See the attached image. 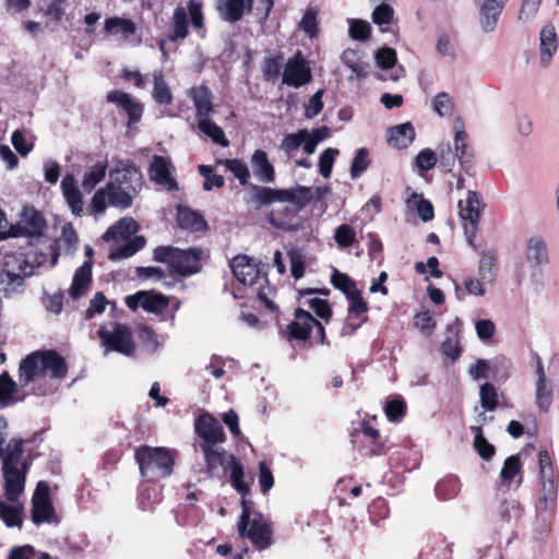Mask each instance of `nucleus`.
Here are the masks:
<instances>
[{"mask_svg":"<svg viewBox=\"0 0 559 559\" xmlns=\"http://www.w3.org/2000/svg\"><path fill=\"white\" fill-rule=\"evenodd\" d=\"M510 0H479L478 19L479 26L485 33H492L499 22L506 4Z\"/></svg>","mask_w":559,"mask_h":559,"instance_id":"19","label":"nucleus"},{"mask_svg":"<svg viewBox=\"0 0 559 559\" xmlns=\"http://www.w3.org/2000/svg\"><path fill=\"white\" fill-rule=\"evenodd\" d=\"M313 324H316V319L311 313L297 309L294 320L286 328L287 340L307 341L310 337Z\"/></svg>","mask_w":559,"mask_h":559,"instance_id":"22","label":"nucleus"},{"mask_svg":"<svg viewBox=\"0 0 559 559\" xmlns=\"http://www.w3.org/2000/svg\"><path fill=\"white\" fill-rule=\"evenodd\" d=\"M538 481H558V472L552 457L546 449L538 452Z\"/></svg>","mask_w":559,"mask_h":559,"instance_id":"44","label":"nucleus"},{"mask_svg":"<svg viewBox=\"0 0 559 559\" xmlns=\"http://www.w3.org/2000/svg\"><path fill=\"white\" fill-rule=\"evenodd\" d=\"M496 262L497 251L495 249H486L480 253L478 276L485 282H489V285H492L496 281Z\"/></svg>","mask_w":559,"mask_h":559,"instance_id":"38","label":"nucleus"},{"mask_svg":"<svg viewBox=\"0 0 559 559\" xmlns=\"http://www.w3.org/2000/svg\"><path fill=\"white\" fill-rule=\"evenodd\" d=\"M249 198L248 203L257 207L269 205L273 202H280L278 189H273L264 186L250 185L248 189Z\"/></svg>","mask_w":559,"mask_h":559,"instance_id":"37","label":"nucleus"},{"mask_svg":"<svg viewBox=\"0 0 559 559\" xmlns=\"http://www.w3.org/2000/svg\"><path fill=\"white\" fill-rule=\"evenodd\" d=\"M540 64L547 67L557 51V35L554 25H545L539 34Z\"/></svg>","mask_w":559,"mask_h":559,"instance_id":"32","label":"nucleus"},{"mask_svg":"<svg viewBox=\"0 0 559 559\" xmlns=\"http://www.w3.org/2000/svg\"><path fill=\"white\" fill-rule=\"evenodd\" d=\"M63 197L74 215L83 214V198L73 175H67L61 181Z\"/></svg>","mask_w":559,"mask_h":559,"instance_id":"31","label":"nucleus"},{"mask_svg":"<svg viewBox=\"0 0 559 559\" xmlns=\"http://www.w3.org/2000/svg\"><path fill=\"white\" fill-rule=\"evenodd\" d=\"M521 472H522V463L520 461L519 455H511L506 459L503 466L500 471L499 478L502 485H507L510 487V483L514 479V477L520 476L518 484H521Z\"/></svg>","mask_w":559,"mask_h":559,"instance_id":"46","label":"nucleus"},{"mask_svg":"<svg viewBox=\"0 0 559 559\" xmlns=\"http://www.w3.org/2000/svg\"><path fill=\"white\" fill-rule=\"evenodd\" d=\"M280 202H287L296 206V211L304 209L314 199L313 188L296 186L292 189H278Z\"/></svg>","mask_w":559,"mask_h":559,"instance_id":"29","label":"nucleus"},{"mask_svg":"<svg viewBox=\"0 0 559 559\" xmlns=\"http://www.w3.org/2000/svg\"><path fill=\"white\" fill-rule=\"evenodd\" d=\"M204 455L207 474L212 478H223L231 462L236 459L233 454H228L219 445H201Z\"/></svg>","mask_w":559,"mask_h":559,"instance_id":"16","label":"nucleus"},{"mask_svg":"<svg viewBox=\"0 0 559 559\" xmlns=\"http://www.w3.org/2000/svg\"><path fill=\"white\" fill-rule=\"evenodd\" d=\"M248 11L247 0H217V11L223 20L235 23Z\"/></svg>","mask_w":559,"mask_h":559,"instance_id":"36","label":"nucleus"},{"mask_svg":"<svg viewBox=\"0 0 559 559\" xmlns=\"http://www.w3.org/2000/svg\"><path fill=\"white\" fill-rule=\"evenodd\" d=\"M132 192L109 181L97 190L92 198L91 206L96 214H103L108 206L128 209L132 205Z\"/></svg>","mask_w":559,"mask_h":559,"instance_id":"9","label":"nucleus"},{"mask_svg":"<svg viewBox=\"0 0 559 559\" xmlns=\"http://www.w3.org/2000/svg\"><path fill=\"white\" fill-rule=\"evenodd\" d=\"M98 337L105 347V353L114 350L128 357L135 353L131 329L124 324L110 322L102 325L98 330Z\"/></svg>","mask_w":559,"mask_h":559,"instance_id":"8","label":"nucleus"},{"mask_svg":"<svg viewBox=\"0 0 559 559\" xmlns=\"http://www.w3.org/2000/svg\"><path fill=\"white\" fill-rule=\"evenodd\" d=\"M32 521L34 524L39 525L41 523H58L56 511L52 506L49 486L39 481L36 490L32 498Z\"/></svg>","mask_w":559,"mask_h":559,"instance_id":"13","label":"nucleus"},{"mask_svg":"<svg viewBox=\"0 0 559 559\" xmlns=\"http://www.w3.org/2000/svg\"><path fill=\"white\" fill-rule=\"evenodd\" d=\"M153 91L152 97L158 105H170L173 103V93L165 80L162 70L153 72Z\"/></svg>","mask_w":559,"mask_h":559,"instance_id":"39","label":"nucleus"},{"mask_svg":"<svg viewBox=\"0 0 559 559\" xmlns=\"http://www.w3.org/2000/svg\"><path fill=\"white\" fill-rule=\"evenodd\" d=\"M111 182L138 193L143 185V175L139 167L130 160H118L109 171Z\"/></svg>","mask_w":559,"mask_h":559,"instance_id":"14","label":"nucleus"},{"mask_svg":"<svg viewBox=\"0 0 559 559\" xmlns=\"http://www.w3.org/2000/svg\"><path fill=\"white\" fill-rule=\"evenodd\" d=\"M323 93H324L323 90H319L311 96L308 104L305 106V117L306 118L312 119L320 114V111L323 108V103H322Z\"/></svg>","mask_w":559,"mask_h":559,"instance_id":"63","label":"nucleus"},{"mask_svg":"<svg viewBox=\"0 0 559 559\" xmlns=\"http://www.w3.org/2000/svg\"><path fill=\"white\" fill-rule=\"evenodd\" d=\"M526 258L535 265H544L548 262V251L546 243L539 237H532L527 242Z\"/></svg>","mask_w":559,"mask_h":559,"instance_id":"45","label":"nucleus"},{"mask_svg":"<svg viewBox=\"0 0 559 559\" xmlns=\"http://www.w3.org/2000/svg\"><path fill=\"white\" fill-rule=\"evenodd\" d=\"M197 122L200 132L209 136L214 143L224 147L229 145L223 129L211 119V116L199 118Z\"/></svg>","mask_w":559,"mask_h":559,"instance_id":"41","label":"nucleus"},{"mask_svg":"<svg viewBox=\"0 0 559 559\" xmlns=\"http://www.w3.org/2000/svg\"><path fill=\"white\" fill-rule=\"evenodd\" d=\"M459 215L463 221L464 234L469 246L474 247L478 224L480 219V212L484 209V203L478 192L468 190L465 201H459Z\"/></svg>","mask_w":559,"mask_h":559,"instance_id":"10","label":"nucleus"},{"mask_svg":"<svg viewBox=\"0 0 559 559\" xmlns=\"http://www.w3.org/2000/svg\"><path fill=\"white\" fill-rule=\"evenodd\" d=\"M348 305V312L346 318V324L342 330V334L354 333L364 322L367 321L368 305L364 300L359 290L353 293L346 297Z\"/></svg>","mask_w":559,"mask_h":559,"instance_id":"20","label":"nucleus"},{"mask_svg":"<svg viewBox=\"0 0 559 559\" xmlns=\"http://www.w3.org/2000/svg\"><path fill=\"white\" fill-rule=\"evenodd\" d=\"M337 154L338 151L332 147H329L321 153L319 157V171L324 178H330Z\"/></svg>","mask_w":559,"mask_h":559,"instance_id":"59","label":"nucleus"},{"mask_svg":"<svg viewBox=\"0 0 559 559\" xmlns=\"http://www.w3.org/2000/svg\"><path fill=\"white\" fill-rule=\"evenodd\" d=\"M92 261H85L74 273L72 284L68 289L69 296L73 300L80 299L84 296L92 283Z\"/></svg>","mask_w":559,"mask_h":559,"instance_id":"26","label":"nucleus"},{"mask_svg":"<svg viewBox=\"0 0 559 559\" xmlns=\"http://www.w3.org/2000/svg\"><path fill=\"white\" fill-rule=\"evenodd\" d=\"M129 309L135 311L138 308H143L150 313H162L169 305V299L154 290H140L134 295H129L124 299Z\"/></svg>","mask_w":559,"mask_h":559,"instance_id":"15","label":"nucleus"},{"mask_svg":"<svg viewBox=\"0 0 559 559\" xmlns=\"http://www.w3.org/2000/svg\"><path fill=\"white\" fill-rule=\"evenodd\" d=\"M195 432L201 439V445H219L226 440L221 423L210 414L201 415L195 421Z\"/></svg>","mask_w":559,"mask_h":559,"instance_id":"17","label":"nucleus"},{"mask_svg":"<svg viewBox=\"0 0 559 559\" xmlns=\"http://www.w3.org/2000/svg\"><path fill=\"white\" fill-rule=\"evenodd\" d=\"M437 162V154L430 148L421 150L415 158L416 166L420 170L432 169L436 166Z\"/></svg>","mask_w":559,"mask_h":559,"instance_id":"61","label":"nucleus"},{"mask_svg":"<svg viewBox=\"0 0 559 559\" xmlns=\"http://www.w3.org/2000/svg\"><path fill=\"white\" fill-rule=\"evenodd\" d=\"M47 257V253L34 247L5 253L0 270L1 288L5 294L19 293L25 278L32 276L36 269L45 265Z\"/></svg>","mask_w":559,"mask_h":559,"instance_id":"3","label":"nucleus"},{"mask_svg":"<svg viewBox=\"0 0 559 559\" xmlns=\"http://www.w3.org/2000/svg\"><path fill=\"white\" fill-rule=\"evenodd\" d=\"M135 460L141 475L147 479L167 477L173 472L174 455L165 448L142 445L135 451Z\"/></svg>","mask_w":559,"mask_h":559,"instance_id":"7","label":"nucleus"},{"mask_svg":"<svg viewBox=\"0 0 559 559\" xmlns=\"http://www.w3.org/2000/svg\"><path fill=\"white\" fill-rule=\"evenodd\" d=\"M148 176L154 182L164 186L167 190L177 188L176 180L170 175L169 159L155 155L148 167Z\"/></svg>","mask_w":559,"mask_h":559,"instance_id":"24","label":"nucleus"},{"mask_svg":"<svg viewBox=\"0 0 559 559\" xmlns=\"http://www.w3.org/2000/svg\"><path fill=\"white\" fill-rule=\"evenodd\" d=\"M188 15L191 17V24L199 29L203 26L202 2L200 0H189L188 13L183 7H178L174 11L173 26L169 33L171 41L182 40L188 35Z\"/></svg>","mask_w":559,"mask_h":559,"instance_id":"11","label":"nucleus"},{"mask_svg":"<svg viewBox=\"0 0 559 559\" xmlns=\"http://www.w3.org/2000/svg\"><path fill=\"white\" fill-rule=\"evenodd\" d=\"M230 481L234 488L242 496V512L237 523L240 536L249 538L258 548L265 549L272 544V531L267 521L261 513L252 511V501L245 496L249 492V486L243 480L242 465L235 459L229 465Z\"/></svg>","mask_w":559,"mask_h":559,"instance_id":"1","label":"nucleus"},{"mask_svg":"<svg viewBox=\"0 0 559 559\" xmlns=\"http://www.w3.org/2000/svg\"><path fill=\"white\" fill-rule=\"evenodd\" d=\"M538 488L537 513L551 514L557 506L558 481H538Z\"/></svg>","mask_w":559,"mask_h":559,"instance_id":"27","label":"nucleus"},{"mask_svg":"<svg viewBox=\"0 0 559 559\" xmlns=\"http://www.w3.org/2000/svg\"><path fill=\"white\" fill-rule=\"evenodd\" d=\"M300 28L309 35L314 37L318 31L317 11L308 9L300 21Z\"/></svg>","mask_w":559,"mask_h":559,"instance_id":"62","label":"nucleus"},{"mask_svg":"<svg viewBox=\"0 0 559 559\" xmlns=\"http://www.w3.org/2000/svg\"><path fill=\"white\" fill-rule=\"evenodd\" d=\"M479 399L481 406L486 411L492 412L496 409L498 405V393L492 384L486 382L480 385Z\"/></svg>","mask_w":559,"mask_h":559,"instance_id":"54","label":"nucleus"},{"mask_svg":"<svg viewBox=\"0 0 559 559\" xmlns=\"http://www.w3.org/2000/svg\"><path fill=\"white\" fill-rule=\"evenodd\" d=\"M376 62L382 69H390L396 62V52L393 48H382L376 52Z\"/></svg>","mask_w":559,"mask_h":559,"instance_id":"64","label":"nucleus"},{"mask_svg":"<svg viewBox=\"0 0 559 559\" xmlns=\"http://www.w3.org/2000/svg\"><path fill=\"white\" fill-rule=\"evenodd\" d=\"M139 337L145 349L152 354L155 353L162 344L158 340V335L148 326H142L140 329Z\"/></svg>","mask_w":559,"mask_h":559,"instance_id":"60","label":"nucleus"},{"mask_svg":"<svg viewBox=\"0 0 559 559\" xmlns=\"http://www.w3.org/2000/svg\"><path fill=\"white\" fill-rule=\"evenodd\" d=\"M229 266L237 282L243 286L249 287L258 298L264 304L269 310H274L276 307L272 301L273 288L270 286L265 276L261 275L258 265L245 254L235 257Z\"/></svg>","mask_w":559,"mask_h":559,"instance_id":"5","label":"nucleus"},{"mask_svg":"<svg viewBox=\"0 0 559 559\" xmlns=\"http://www.w3.org/2000/svg\"><path fill=\"white\" fill-rule=\"evenodd\" d=\"M312 75L308 63L302 58L301 53H296L293 58L288 59L282 83L288 86L300 87L310 82Z\"/></svg>","mask_w":559,"mask_h":559,"instance_id":"18","label":"nucleus"},{"mask_svg":"<svg viewBox=\"0 0 559 559\" xmlns=\"http://www.w3.org/2000/svg\"><path fill=\"white\" fill-rule=\"evenodd\" d=\"M139 229L138 223L131 217H123L111 226L104 235L106 240L116 239L118 237L128 239Z\"/></svg>","mask_w":559,"mask_h":559,"instance_id":"42","label":"nucleus"},{"mask_svg":"<svg viewBox=\"0 0 559 559\" xmlns=\"http://www.w3.org/2000/svg\"><path fill=\"white\" fill-rule=\"evenodd\" d=\"M334 240L340 249H347L356 241V230L348 224H342L335 229Z\"/></svg>","mask_w":559,"mask_h":559,"instance_id":"52","label":"nucleus"},{"mask_svg":"<svg viewBox=\"0 0 559 559\" xmlns=\"http://www.w3.org/2000/svg\"><path fill=\"white\" fill-rule=\"evenodd\" d=\"M19 443L12 444L5 457L4 496L5 501L0 500V519L9 527L22 525L23 506L19 501L24 492L25 477L22 464L19 460Z\"/></svg>","mask_w":559,"mask_h":559,"instance_id":"2","label":"nucleus"},{"mask_svg":"<svg viewBox=\"0 0 559 559\" xmlns=\"http://www.w3.org/2000/svg\"><path fill=\"white\" fill-rule=\"evenodd\" d=\"M45 228V221L34 207H24L16 225L8 230H0V240L9 237L38 236Z\"/></svg>","mask_w":559,"mask_h":559,"instance_id":"12","label":"nucleus"},{"mask_svg":"<svg viewBox=\"0 0 559 559\" xmlns=\"http://www.w3.org/2000/svg\"><path fill=\"white\" fill-rule=\"evenodd\" d=\"M522 513V506L515 499L503 501L499 508L500 520L504 523L516 522L521 519Z\"/></svg>","mask_w":559,"mask_h":559,"instance_id":"50","label":"nucleus"},{"mask_svg":"<svg viewBox=\"0 0 559 559\" xmlns=\"http://www.w3.org/2000/svg\"><path fill=\"white\" fill-rule=\"evenodd\" d=\"M468 135L463 129H455L454 150L462 171L467 176H475L474 154L468 146Z\"/></svg>","mask_w":559,"mask_h":559,"instance_id":"23","label":"nucleus"},{"mask_svg":"<svg viewBox=\"0 0 559 559\" xmlns=\"http://www.w3.org/2000/svg\"><path fill=\"white\" fill-rule=\"evenodd\" d=\"M68 371L64 359L56 352H34L22 360L19 369V379L23 385L36 379L50 374L56 379H62Z\"/></svg>","mask_w":559,"mask_h":559,"instance_id":"4","label":"nucleus"},{"mask_svg":"<svg viewBox=\"0 0 559 559\" xmlns=\"http://www.w3.org/2000/svg\"><path fill=\"white\" fill-rule=\"evenodd\" d=\"M250 164L255 178L263 183H272L275 180V169L270 163L266 152L257 150L251 156Z\"/></svg>","mask_w":559,"mask_h":559,"instance_id":"30","label":"nucleus"},{"mask_svg":"<svg viewBox=\"0 0 559 559\" xmlns=\"http://www.w3.org/2000/svg\"><path fill=\"white\" fill-rule=\"evenodd\" d=\"M104 28L110 35H121L124 39L134 35L136 25L129 19L112 16L105 20Z\"/></svg>","mask_w":559,"mask_h":559,"instance_id":"40","label":"nucleus"},{"mask_svg":"<svg viewBox=\"0 0 559 559\" xmlns=\"http://www.w3.org/2000/svg\"><path fill=\"white\" fill-rule=\"evenodd\" d=\"M415 139V129L411 122L391 128L388 132V143L392 147L406 148Z\"/></svg>","mask_w":559,"mask_h":559,"instance_id":"34","label":"nucleus"},{"mask_svg":"<svg viewBox=\"0 0 559 559\" xmlns=\"http://www.w3.org/2000/svg\"><path fill=\"white\" fill-rule=\"evenodd\" d=\"M145 246V238L143 236H136L132 242L117 247L109 252V259L117 261L120 259L129 258L136 253Z\"/></svg>","mask_w":559,"mask_h":559,"instance_id":"49","label":"nucleus"},{"mask_svg":"<svg viewBox=\"0 0 559 559\" xmlns=\"http://www.w3.org/2000/svg\"><path fill=\"white\" fill-rule=\"evenodd\" d=\"M107 164L98 162L92 166L83 176L82 187L85 191H92L106 176Z\"/></svg>","mask_w":559,"mask_h":559,"instance_id":"47","label":"nucleus"},{"mask_svg":"<svg viewBox=\"0 0 559 559\" xmlns=\"http://www.w3.org/2000/svg\"><path fill=\"white\" fill-rule=\"evenodd\" d=\"M471 430L474 432V449L477 451L479 456L485 461H490L495 453V447L488 442V440L483 435L481 428L478 426H472Z\"/></svg>","mask_w":559,"mask_h":559,"instance_id":"48","label":"nucleus"},{"mask_svg":"<svg viewBox=\"0 0 559 559\" xmlns=\"http://www.w3.org/2000/svg\"><path fill=\"white\" fill-rule=\"evenodd\" d=\"M226 167L239 180L241 186L249 183L250 173L246 163L240 159H227Z\"/></svg>","mask_w":559,"mask_h":559,"instance_id":"57","label":"nucleus"},{"mask_svg":"<svg viewBox=\"0 0 559 559\" xmlns=\"http://www.w3.org/2000/svg\"><path fill=\"white\" fill-rule=\"evenodd\" d=\"M177 222L181 228L190 231H200L207 228V223L203 216L188 206L179 205L177 207Z\"/></svg>","mask_w":559,"mask_h":559,"instance_id":"33","label":"nucleus"},{"mask_svg":"<svg viewBox=\"0 0 559 559\" xmlns=\"http://www.w3.org/2000/svg\"><path fill=\"white\" fill-rule=\"evenodd\" d=\"M106 98L108 103L116 104L127 112L129 124L136 123L141 119L143 107L129 94L120 91H110Z\"/></svg>","mask_w":559,"mask_h":559,"instance_id":"25","label":"nucleus"},{"mask_svg":"<svg viewBox=\"0 0 559 559\" xmlns=\"http://www.w3.org/2000/svg\"><path fill=\"white\" fill-rule=\"evenodd\" d=\"M406 409V404L402 397H395L390 400L385 407V415L390 421H400Z\"/></svg>","mask_w":559,"mask_h":559,"instance_id":"58","label":"nucleus"},{"mask_svg":"<svg viewBox=\"0 0 559 559\" xmlns=\"http://www.w3.org/2000/svg\"><path fill=\"white\" fill-rule=\"evenodd\" d=\"M17 384L8 372L0 374V406L7 407L15 404L21 399L16 397Z\"/></svg>","mask_w":559,"mask_h":559,"instance_id":"43","label":"nucleus"},{"mask_svg":"<svg viewBox=\"0 0 559 559\" xmlns=\"http://www.w3.org/2000/svg\"><path fill=\"white\" fill-rule=\"evenodd\" d=\"M461 326L462 322L456 318L451 324L448 325L449 336L441 344L442 354L452 360L459 359L462 353L459 341Z\"/></svg>","mask_w":559,"mask_h":559,"instance_id":"35","label":"nucleus"},{"mask_svg":"<svg viewBox=\"0 0 559 559\" xmlns=\"http://www.w3.org/2000/svg\"><path fill=\"white\" fill-rule=\"evenodd\" d=\"M369 152L367 148L361 147L357 151L350 165V178L357 179L369 167Z\"/></svg>","mask_w":559,"mask_h":559,"instance_id":"53","label":"nucleus"},{"mask_svg":"<svg viewBox=\"0 0 559 559\" xmlns=\"http://www.w3.org/2000/svg\"><path fill=\"white\" fill-rule=\"evenodd\" d=\"M432 107L440 117L450 116L454 110L453 98L445 92L438 93L432 100Z\"/></svg>","mask_w":559,"mask_h":559,"instance_id":"55","label":"nucleus"},{"mask_svg":"<svg viewBox=\"0 0 559 559\" xmlns=\"http://www.w3.org/2000/svg\"><path fill=\"white\" fill-rule=\"evenodd\" d=\"M188 96L191 98L195 107L197 119L207 117L213 114V95L207 86H192L188 92Z\"/></svg>","mask_w":559,"mask_h":559,"instance_id":"28","label":"nucleus"},{"mask_svg":"<svg viewBox=\"0 0 559 559\" xmlns=\"http://www.w3.org/2000/svg\"><path fill=\"white\" fill-rule=\"evenodd\" d=\"M204 252L200 248L179 249L171 246H160L154 250V260L167 263L170 273L189 276L200 271V260Z\"/></svg>","mask_w":559,"mask_h":559,"instance_id":"6","label":"nucleus"},{"mask_svg":"<svg viewBox=\"0 0 559 559\" xmlns=\"http://www.w3.org/2000/svg\"><path fill=\"white\" fill-rule=\"evenodd\" d=\"M331 282L332 285L336 289L343 292L346 297L358 290L355 283L350 280L349 276L336 270L332 274Z\"/></svg>","mask_w":559,"mask_h":559,"instance_id":"56","label":"nucleus"},{"mask_svg":"<svg viewBox=\"0 0 559 559\" xmlns=\"http://www.w3.org/2000/svg\"><path fill=\"white\" fill-rule=\"evenodd\" d=\"M535 376V404L539 411L547 413L552 403L554 390L539 359L537 360Z\"/></svg>","mask_w":559,"mask_h":559,"instance_id":"21","label":"nucleus"},{"mask_svg":"<svg viewBox=\"0 0 559 559\" xmlns=\"http://www.w3.org/2000/svg\"><path fill=\"white\" fill-rule=\"evenodd\" d=\"M308 135V130L304 129L297 133L286 134L280 145V150L283 151L288 157L301 146L302 142Z\"/></svg>","mask_w":559,"mask_h":559,"instance_id":"51","label":"nucleus"}]
</instances>
